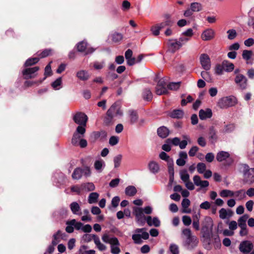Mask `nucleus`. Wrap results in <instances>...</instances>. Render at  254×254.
<instances>
[{"instance_id":"nucleus-1","label":"nucleus","mask_w":254,"mask_h":254,"mask_svg":"<svg viewBox=\"0 0 254 254\" xmlns=\"http://www.w3.org/2000/svg\"><path fill=\"white\" fill-rule=\"evenodd\" d=\"M182 235L184 236L185 240L184 241V245L188 249H192L198 243L197 238L192 235L191 230L189 228H185L182 230Z\"/></svg>"},{"instance_id":"nucleus-2","label":"nucleus","mask_w":254,"mask_h":254,"mask_svg":"<svg viewBox=\"0 0 254 254\" xmlns=\"http://www.w3.org/2000/svg\"><path fill=\"white\" fill-rule=\"evenodd\" d=\"M241 171L243 173L244 181L249 184L254 183V168H251L246 164L241 165Z\"/></svg>"},{"instance_id":"nucleus-3","label":"nucleus","mask_w":254,"mask_h":254,"mask_svg":"<svg viewBox=\"0 0 254 254\" xmlns=\"http://www.w3.org/2000/svg\"><path fill=\"white\" fill-rule=\"evenodd\" d=\"M145 228H137L135 230L136 234L132 235V239L134 243L137 244H141L142 241L141 239L147 240L149 238V234L146 232Z\"/></svg>"},{"instance_id":"nucleus-4","label":"nucleus","mask_w":254,"mask_h":254,"mask_svg":"<svg viewBox=\"0 0 254 254\" xmlns=\"http://www.w3.org/2000/svg\"><path fill=\"white\" fill-rule=\"evenodd\" d=\"M236 103V98L234 97H224L220 99L217 105L221 109H226L234 106Z\"/></svg>"},{"instance_id":"nucleus-5","label":"nucleus","mask_w":254,"mask_h":254,"mask_svg":"<svg viewBox=\"0 0 254 254\" xmlns=\"http://www.w3.org/2000/svg\"><path fill=\"white\" fill-rule=\"evenodd\" d=\"M85 128L82 126H78L76 131L73 134L71 143L74 146H77L78 142L84 136L85 132Z\"/></svg>"},{"instance_id":"nucleus-6","label":"nucleus","mask_w":254,"mask_h":254,"mask_svg":"<svg viewBox=\"0 0 254 254\" xmlns=\"http://www.w3.org/2000/svg\"><path fill=\"white\" fill-rule=\"evenodd\" d=\"M254 248L253 243L249 240L241 242L239 246L240 251L243 254H249Z\"/></svg>"},{"instance_id":"nucleus-7","label":"nucleus","mask_w":254,"mask_h":254,"mask_svg":"<svg viewBox=\"0 0 254 254\" xmlns=\"http://www.w3.org/2000/svg\"><path fill=\"white\" fill-rule=\"evenodd\" d=\"M77 50L79 52L84 53V55L93 53L95 49L92 47H87L86 42L83 41L77 44Z\"/></svg>"},{"instance_id":"nucleus-8","label":"nucleus","mask_w":254,"mask_h":254,"mask_svg":"<svg viewBox=\"0 0 254 254\" xmlns=\"http://www.w3.org/2000/svg\"><path fill=\"white\" fill-rule=\"evenodd\" d=\"M39 69V67L38 66L29 67L23 69L22 71V74L24 78L25 79H28L34 78L37 75L36 72L38 71Z\"/></svg>"},{"instance_id":"nucleus-9","label":"nucleus","mask_w":254,"mask_h":254,"mask_svg":"<svg viewBox=\"0 0 254 254\" xmlns=\"http://www.w3.org/2000/svg\"><path fill=\"white\" fill-rule=\"evenodd\" d=\"M88 120L87 116L83 113H77L73 117V120L79 126L85 127Z\"/></svg>"},{"instance_id":"nucleus-10","label":"nucleus","mask_w":254,"mask_h":254,"mask_svg":"<svg viewBox=\"0 0 254 254\" xmlns=\"http://www.w3.org/2000/svg\"><path fill=\"white\" fill-rule=\"evenodd\" d=\"M156 93L161 95L166 94L168 93L167 85L164 79H161L158 82L156 87Z\"/></svg>"},{"instance_id":"nucleus-11","label":"nucleus","mask_w":254,"mask_h":254,"mask_svg":"<svg viewBox=\"0 0 254 254\" xmlns=\"http://www.w3.org/2000/svg\"><path fill=\"white\" fill-rule=\"evenodd\" d=\"M235 82L241 89H245L247 86V79L243 74H238L235 78Z\"/></svg>"},{"instance_id":"nucleus-12","label":"nucleus","mask_w":254,"mask_h":254,"mask_svg":"<svg viewBox=\"0 0 254 254\" xmlns=\"http://www.w3.org/2000/svg\"><path fill=\"white\" fill-rule=\"evenodd\" d=\"M215 36V31L211 28H208L202 32L201 38L204 41H210L214 38Z\"/></svg>"},{"instance_id":"nucleus-13","label":"nucleus","mask_w":254,"mask_h":254,"mask_svg":"<svg viewBox=\"0 0 254 254\" xmlns=\"http://www.w3.org/2000/svg\"><path fill=\"white\" fill-rule=\"evenodd\" d=\"M107 114L110 115L114 118L117 116H122L123 112L118 105L116 103H114L108 110Z\"/></svg>"},{"instance_id":"nucleus-14","label":"nucleus","mask_w":254,"mask_h":254,"mask_svg":"<svg viewBox=\"0 0 254 254\" xmlns=\"http://www.w3.org/2000/svg\"><path fill=\"white\" fill-rule=\"evenodd\" d=\"M200 62L203 67L206 70L210 68V59L209 56L206 54H202L200 56Z\"/></svg>"},{"instance_id":"nucleus-15","label":"nucleus","mask_w":254,"mask_h":254,"mask_svg":"<svg viewBox=\"0 0 254 254\" xmlns=\"http://www.w3.org/2000/svg\"><path fill=\"white\" fill-rule=\"evenodd\" d=\"M167 44L169 50L173 53L182 47L181 44L178 39H170L168 40Z\"/></svg>"},{"instance_id":"nucleus-16","label":"nucleus","mask_w":254,"mask_h":254,"mask_svg":"<svg viewBox=\"0 0 254 254\" xmlns=\"http://www.w3.org/2000/svg\"><path fill=\"white\" fill-rule=\"evenodd\" d=\"M194 184L200 187L201 189L207 187L209 186V182L207 181H202L200 177L198 175H195L193 177Z\"/></svg>"},{"instance_id":"nucleus-17","label":"nucleus","mask_w":254,"mask_h":254,"mask_svg":"<svg viewBox=\"0 0 254 254\" xmlns=\"http://www.w3.org/2000/svg\"><path fill=\"white\" fill-rule=\"evenodd\" d=\"M125 58L127 60L128 65L131 66L136 64V60L135 58L132 57V51L130 49H128L125 52Z\"/></svg>"},{"instance_id":"nucleus-18","label":"nucleus","mask_w":254,"mask_h":254,"mask_svg":"<svg viewBox=\"0 0 254 254\" xmlns=\"http://www.w3.org/2000/svg\"><path fill=\"white\" fill-rule=\"evenodd\" d=\"M120 243L118 239H114L111 245V252L112 254H119L121 250L119 248Z\"/></svg>"},{"instance_id":"nucleus-19","label":"nucleus","mask_w":254,"mask_h":254,"mask_svg":"<svg viewBox=\"0 0 254 254\" xmlns=\"http://www.w3.org/2000/svg\"><path fill=\"white\" fill-rule=\"evenodd\" d=\"M70 208L73 214L81 215L82 213L79 204L77 202H72L70 204Z\"/></svg>"},{"instance_id":"nucleus-20","label":"nucleus","mask_w":254,"mask_h":254,"mask_svg":"<svg viewBox=\"0 0 254 254\" xmlns=\"http://www.w3.org/2000/svg\"><path fill=\"white\" fill-rule=\"evenodd\" d=\"M211 110L207 109L206 110H200L199 112V117L201 120H205L212 117Z\"/></svg>"},{"instance_id":"nucleus-21","label":"nucleus","mask_w":254,"mask_h":254,"mask_svg":"<svg viewBox=\"0 0 254 254\" xmlns=\"http://www.w3.org/2000/svg\"><path fill=\"white\" fill-rule=\"evenodd\" d=\"M180 158L176 161L177 164L179 166H183L186 164V160L188 158L187 154L186 152H181L179 153Z\"/></svg>"},{"instance_id":"nucleus-22","label":"nucleus","mask_w":254,"mask_h":254,"mask_svg":"<svg viewBox=\"0 0 254 254\" xmlns=\"http://www.w3.org/2000/svg\"><path fill=\"white\" fill-rule=\"evenodd\" d=\"M219 217L222 219H225L232 216L233 212L231 210H226L222 208L219 211Z\"/></svg>"},{"instance_id":"nucleus-23","label":"nucleus","mask_w":254,"mask_h":254,"mask_svg":"<svg viewBox=\"0 0 254 254\" xmlns=\"http://www.w3.org/2000/svg\"><path fill=\"white\" fill-rule=\"evenodd\" d=\"M146 220L149 226L153 225L155 227H159L160 225V221L157 217L152 219L151 217L149 216L146 217Z\"/></svg>"},{"instance_id":"nucleus-24","label":"nucleus","mask_w":254,"mask_h":254,"mask_svg":"<svg viewBox=\"0 0 254 254\" xmlns=\"http://www.w3.org/2000/svg\"><path fill=\"white\" fill-rule=\"evenodd\" d=\"M105 166V163L102 159L96 160L94 164V167L98 173L102 172Z\"/></svg>"},{"instance_id":"nucleus-25","label":"nucleus","mask_w":254,"mask_h":254,"mask_svg":"<svg viewBox=\"0 0 254 254\" xmlns=\"http://www.w3.org/2000/svg\"><path fill=\"white\" fill-rule=\"evenodd\" d=\"M157 133L160 137L164 138L168 136L169 130L166 127L162 126L158 128Z\"/></svg>"},{"instance_id":"nucleus-26","label":"nucleus","mask_w":254,"mask_h":254,"mask_svg":"<svg viewBox=\"0 0 254 254\" xmlns=\"http://www.w3.org/2000/svg\"><path fill=\"white\" fill-rule=\"evenodd\" d=\"M190 203V200L188 198H184L182 200V206L183 207V213H190L191 212V209L190 208H188Z\"/></svg>"},{"instance_id":"nucleus-27","label":"nucleus","mask_w":254,"mask_h":254,"mask_svg":"<svg viewBox=\"0 0 254 254\" xmlns=\"http://www.w3.org/2000/svg\"><path fill=\"white\" fill-rule=\"evenodd\" d=\"M128 118L129 123L131 125L136 123L138 119L136 112L133 110H129L128 111Z\"/></svg>"},{"instance_id":"nucleus-28","label":"nucleus","mask_w":254,"mask_h":254,"mask_svg":"<svg viewBox=\"0 0 254 254\" xmlns=\"http://www.w3.org/2000/svg\"><path fill=\"white\" fill-rule=\"evenodd\" d=\"M233 194V197H235L238 200H242L246 197V191L243 189L234 191Z\"/></svg>"},{"instance_id":"nucleus-29","label":"nucleus","mask_w":254,"mask_h":254,"mask_svg":"<svg viewBox=\"0 0 254 254\" xmlns=\"http://www.w3.org/2000/svg\"><path fill=\"white\" fill-rule=\"evenodd\" d=\"M78 254H96V252L93 250H88V246L82 245L79 249Z\"/></svg>"},{"instance_id":"nucleus-30","label":"nucleus","mask_w":254,"mask_h":254,"mask_svg":"<svg viewBox=\"0 0 254 254\" xmlns=\"http://www.w3.org/2000/svg\"><path fill=\"white\" fill-rule=\"evenodd\" d=\"M230 156V154L228 152L226 151H220L216 155V159L219 162H222L228 158Z\"/></svg>"},{"instance_id":"nucleus-31","label":"nucleus","mask_w":254,"mask_h":254,"mask_svg":"<svg viewBox=\"0 0 254 254\" xmlns=\"http://www.w3.org/2000/svg\"><path fill=\"white\" fill-rule=\"evenodd\" d=\"M137 193V190L133 186H128L125 189V193L129 196H133Z\"/></svg>"},{"instance_id":"nucleus-32","label":"nucleus","mask_w":254,"mask_h":254,"mask_svg":"<svg viewBox=\"0 0 254 254\" xmlns=\"http://www.w3.org/2000/svg\"><path fill=\"white\" fill-rule=\"evenodd\" d=\"M149 170L152 173L156 174L159 171V164L155 161H151L148 164Z\"/></svg>"},{"instance_id":"nucleus-33","label":"nucleus","mask_w":254,"mask_h":254,"mask_svg":"<svg viewBox=\"0 0 254 254\" xmlns=\"http://www.w3.org/2000/svg\"><path fill=\"white\" fill-rule=\"evenodd\" d=\"M77 77L80 80L85 81L89 78V74L86 70H81L78 71L76 73Z\"/></svg>"},{"instance_id":"nucleus-34","label":"nucleus","mask_w":254,"mask_h":254,"mask_svg":"<svg viewBox=\"0 0 254 254\" xmlns=\"http://www.w3.org/2000/svg\"><path fill=\"white\" fill-rule=\"evenodd\" d=\"M249 217V215L245 214L238 219L237 224L239 228L247 226L246 222L247 221Z\"/></svg>"},{"instance_id":"nucleus-35","label":"nucleus","mask_w":254,"mask_h":254,"mask_svg":"<svg viewBox=\"0 0 254 254\" xmlns=\"http://www.w3.org/2000/svg\"><path fill=\"white\" fill-rule=\"evenodd\" d=\"M63 235L61 231H58L57 232L53 235V240H52V244L53 246L57 245L60 242L61 238H63Z\"/></svg>"},{"instance_id":"nucleus-36","label":"nucleus","mask_w":254,"mask_h":254,"mask_svg":"<svg viewBox=\"0 0 254 254\" xmlns=\"http://www.w3.org/2000/svg\"><path fill=\"white\" fill-rule=\"evenodd\" d=\"M209 139L212 143H214L216 141L217 139L216 130L213 127H211L209 128Z\"/></svg>"},{"instance_id":"nucleus-37","label":"nucleus","mask_w":254,"mask_h":254,"mask_svg":"<svg viewBox=\"0 0 254 254\" xmlns=\"http://www.w3.org/2000/svg\"><path fill=\"white\" fill-rule=\"evenodd\" d=\"M222 64L225 71L231 72L234 69V64L228 61L225 60L223 61Z\"/></svg>"},{"instance_id":"nucleus-38","label":"nucleus","mask_w":254,"mask_h":254,"mask_svg":"<svg viewBox=\"0 0 254 254\" xmlns=\"http://www.w3.org/2000/svg\"><path fill=\"white\" fill-rule=\"evenodd\" d=\"M170 116L173 118H182L184 116V112L182 110H174L170 114Z\"/></svg>"},{"instance_id":"nucleus-39","label":"nucleus","mask_w":254,"mask_h":254,"mask_svg":"<svg viewBox=\"0 0 254 254\" xmlns=\"http://www.w3.org/2000/svg\"><path fill=\"white\" fill-rule=\"evenodd\" d=\"M82 175V168H76L74 169L72 174V178L74 180H79L81 179Z\"/></svg>"},{"instance_id":"nucleus-40","label":"nucleus","mask_w":254,"mask_h":254,"mask_svg":"<svg viewBox=\"0 0 254 254\" xmlns=\"http://www.w3.org/2000/svg\"><path fill=\"white\" fill-rule=\"evenodd\" d=\"M190 8L192 12H198L202 9V4L199 2H192L190 5Z\"/></svg>"},{"instance_id":"nucleus-41","label":"nucleus","mask_w":254,"mask_h":254,"mask_svg":"<svg viewBox=\"0 0 254 254\" xmlns=\"http://www.w3.org/2000/svg\"><path fill=\"white\" fill-rule=\"evenodd\" d=\"M99 194L97 192H92L88 196V201L90 204L95 203L97 202L99 197Z\"/></svg>"},{"instance_id":"nucleus-42","label":"nucleus","mask_w":254,"mask_h":254,"mask_svg":"<svg viewBox=\"0 0 254 254\" xmlns=\"http://www.w3.org/2000/svg\"><path fill=\"white\" fill-rule=\"evenodd\" d=\"M233 192L229 190H223L220 192L219 194L222 197H233Z\"/></svg>"},{"instance_id":"nucleus-43","label":"nucleus","mask_w":254,"mask_h":254,"mask_svg":"<svg viewBox=\"0 0 254 254\" xmlns=\"http://www.w3.org/2000/svg\"><path fill=\"white\" fill-rule=\"evenodd\" d=\"M67 223L73 225L76 230H82L83 224L80 222H77L75 219H72L69 221H67Z\"/></svg>"},{"instance_id":"nucleus-44","label":"nucleus","mask_w":254,"mask_h":254,"mask_svg":"<svg viewBox=\"0 0 254 254\" xmlns=\"http://www.w3.org/2000/svg\"><path fill=\"white\" fill-rule=\"evenodd\" d=\"M94 243L99 251H103L106 249V246L101 243L98 237L95 238Z\"/></svg>"},{"instance_id":"nucleus-45","label":"nucleus","mask_w":254,"mask_h":254,"mask_svg":"<svg viewBox=\"0 0 254 254\" xmlns=\"http://www.w3.org/2000/svg\"><path fill=\"white\" fill-rule=\"evenodd\" d=\"M82 188L83 190L88 191H93L95 190V187L92 183H87L82 184Z\"/></svg>"},{"instance_id":"nucleus-46","label":"nucleus","mask_w":254,"mask_h":254,"mask_svg":"<svg viewBox=\"0 0 254 254\" xmlns=\"http://www.w3.org/2000/svg\"><path fill=\"white\" fill-rule=\"evenodd\" d=\"M97 237L96 235L86 234L82 236V239L84 242L88 243L92 240L94 241L95 238Z\"/></svg>"},{"instance_id":"nucleus-47","label":"nucleus","mask_w":254,"mask_h":254,"mask_svg":"<svg viewBox=\"0 0 254 254\" xmlns=\"http://www.w3.org/2000/svg\"><path fill=\"white\" fill-rule=\"evenodd\" d=\"M143 98L146 101H150L152 98V94L148 89H145L143 92Z\"/></svg>"},{"instance_id":"nucleus-48","label":"nucleus","mask_w":254,"mask_h":254,"mask_svg":"<svg viewBox=\"0 0 254 254\" xmlns=\"http://www.w3.org/2000/svg\"><path fill=\"white\" fill-rule=\"evenodd\" d=\"M114 117L106 113V116L104 118L103 123L105 125L109 126L113 124Z\"/></svg>"},{"instance_id":"nucleus-49","label":"nucleus","mask_w":254,"mask_h":254,"mask_svg":"<svg viewBox=\"0 0 254 254\" xmlns=\"http://www.w3.org/2000/svg\"><path fill=\"white\" fill-rule=\"evenodd\" d=\"M39 61V58H29L25 62L24 64L25 66H28L32 65L36 63H37Z\"/></svg>"},{"instance_id":"nucleus-50","label":"nucleus","mask_w":254,"mask_h":254,"mask_svg":"<svg viewBox=\"0 0 254 254\" xmlns=\"http://www.w3.org/2000/svg\"><path fill=\"white\" fill-rule=\"evenodd\" d=\"M181 180L185 183L190 180V175L186 170H182L180 173Z\"/></svg>"},{"instance_id":"nucleus-51","label":"nucleus","mask_w":254,"mask_h":254,"mask_svg":"<svg viewBox=\"0 0 254 254\" xmlns=\"http://www.w3.org/2000/svg\"><path fill=\"white\" fill-rule=\"evenodd\" d=\"M122 158L123 156L121 154H118L114 158L113 161L115 168H118L120 166Z\"/></svg>"},{"instance_id":"nucleus-52","label":"nucleus","mask_w":254,"mask_h":254,"mask_svg":"<svg viewBox=\"0 0 254 254\" xmlns=\"http://www.w3.org/2000/svg\"><path fill=\"white\" fill-rule=\"evenodd\" d=\"M253 55V52L250 50H244L242 53L243 59L246 61H249Z\"/></svg>"},{"instance_id":"nucleus-53","label":"nucleus","mask_w":254,"mask_h":254,"mask_svg":"<svg viewBox=\"0 0 254 254\" xmlns=\"http://www.w3.org/2000/svg\"><path fill=\"white\" fill-rule=\"evenodd\" d=\"M102 239L104 242L109 243L111 245L112 244V241L114 239H117V238L116 237L111 238L107 234H104L102 237Z\"/></svg>"},{"instance_id":"nucleus-54","label":"nucleus","mask_w":254,"mask_h":254,"mask_svg":"<svg viewBox=\"0 0 254 254\" xmlns=\"http://www.w3.org/2000/svg\"><path fill=\"white\" fill-rule=\"evenodd\" d=\"M225 71L222 63L218 64L215 67V73L217 75H222Z\"/></svg>"},{"instance_id":"nucleus-55","label":"nucleus","mask_w":254,"mask_h":254,"mask_svg":"<svg viewBox=\"0 0 254 254\" xmlns=\"http://www.w3.org/2000/svg\"><path fill=\"white\" fill-rule=\"evenodd\" d=\"M173 22L168 19L165 21L162 22L160 23L157 24L158 26H159V28H160V30L162 29L165 28L166 26H171L172 25Z\"/></svg>"},{"instance_id":"nucleus-56","label":"nucleus","mask_w":254,"mask_h":254,"mask_svg":"<svg viewBox=\"0 0 254 254\" xmlns=\"http://www.w3.org/2000/svg\"><path fill=\"white\" fill-rule=\"evenodd\" d=\"M181 82H172L167 85V88L170 90H176L180 87Z\"/></svg>"},{"instance_id":"nucleus-57","label":"nucleus","mask_w":254,"mask_h":254,"mask_svg":"<svg viewBox=\"0 0 254 254\" xmlns=\"http://www.w3.org/2000/svg\"><path fill=\"white\" fill-rule=\"evenodd\" d=\"M227 33L228 34V39L229 40H233L237 36V32L235 29H230L227 31Z\"/></svg>"},{"instance_id":"nucleus-58","label":"nucleus","mask_w":254,"mask_h":254,"mask_svg":"<svg viewBox=\"0 0 254 254\" xmlns=\"http://www.w3.org/2000/svg\"><path fill=\"white\" fill-rule=\"evenodd\" d=\"M112 41L114 42H118L123 39V35L119 33L115 32L112 35Z\"/></svg>"},{"instance_id":"nucleus-59","label":"nucleus","mask_w":254,"mask_h":254,"mask_svg":"<svg viewBox=\"0 0 254 254\" xmlns=\"http://www.w3.org/2000/svg\"><path fill=\"white\" fill-rule=\"evenodd\" d=\"M206 165L203 163H198L197 164L196 169L199 174L203 173L206 170Z\"/></svg>"},{"instance_id":"nucleus-60","label":"nucleus","mask_w":254,"mask_h":254,"mask_svg":"<svg viewBox=\"0 0 254 254\" xmlns=\"http://www.w3.org/2000/svg\"><path fill=\"white\" fill-rule=\"evenodd\" d=\"M227 224L229 226V228L230 230L233 231L234 232V230H236L238 228L237 222L236 221L233 220L230 222H227Z\"/></svg>"},{"instance_id":"nucleus-61","label":"nucleus","mask_w":254,"mask_h":254,"mask_svg":"<svg viewBox=\"0 0 254 254\" xmlns=\"http://www.w3.org/2000/svg\"><path fill=\"white\" fill-rule=\"evenodd\" d=\"M137 222L140 225H142L145 223V218L144 214L135 216Z\"/></svg>"},{"instance_id":"nucleus-62","label":"nucleus","mask_w":254,"mask_h":254,"mask_svg":"<svg viewBox=\"0 0 254 254\" xmlns=\"http://www.w3.org/2000/svg\"><path fill=\"white\" fill-rule=\"evenodd\" d=\"M150 30L154 36H158L160 34V29L157 24L152 26L151 27Z\"/></svg>"},{"instance_id":"nucleus-63","label":"nucleus","mask_w":254,"mask_h":254,"mask_svg":"<svg viewBox=\"0 0 254 254\" xmlns=\"http://www.w3.org/2000/svg\"><path fill=\"white\" fill-rule=\"evenodd\" d=\"M159 157L162 160L166 161L167 162V164L169 163V162L170 160H173L165 152H161L159 154Z\"/></svg>"},{"instance_id":"nucleus-64","label":"nucleus","mask_w":254,"mask_h":254,"mask_svg":"<svg viewBox=\"0 0 254 254\" xmlns=\"http://www.w3.org/2000/svg\"><path fill=\"white\" fill-rule=\"evenodd\" d=\"M170 251L172 254H179V250L178 246L174 244H172L170 246Z\"/></svg>"}]
</instances>
